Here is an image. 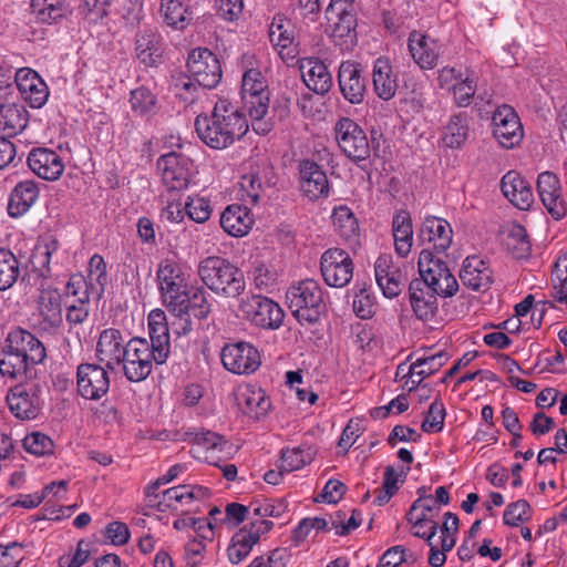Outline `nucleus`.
Returning a JSON list of instances; mask_svg holds the SVG:
<instances>
[{
  "label": "nucleus",
  "mask_w": 567,
  "mask_h": 567,
  "mask_svg": "<svg viewBox=\"0 0 567 567\" xmlns=\"http://www.w3.org/2000/svg\"><path fill=\"white\" fill-rule=\"evenodd\" d=\"M195 130L203 143L213 150H225L239 141L249 130L240 110L226 99H219L210 115H198Z\"/></svg>",
  "instance_id": "f257e3e1"
},
{
  "label": "nucleus",
  "mask_w": 567,
  "mask_h": 567,
  "mask_svg": "<svg viewBox=\"0 0 567 567\" xmlns=\"http://www.w3.org/2000/svg\"><path fill=\"white\" fill-rule=\"evenodd\" d=\"M95 355L110 370L122 367L128 381H142V337L125 343L120 330L105 329L100 333Z\"/></svg>",
  "instance_id": "f03ea898"
},
{
  "label": "nucleus",
  "mask_w": 567,
  "mask_h": 567,
  "mask_svg": "<svg viewBox=\"0 0 567 567\" xmlns=\"http://www.w3.org/2000/svg\"><path fill=\"white\" fill-rule=\"evenodd\" d=\"M202 282L213 292L226 298H238L246 289L244 272L228 259L208 256L197 266Z\"/></svg>",
  "instance_id": "7ed1b4c3"
},
{
  "label": "nucleus",
  "mask_w": 567,
  "mask_h": 567,
  "mask_svg": "<svg viewBox=\"0 0 567 567\" xmlns=\"http://www.w3.org/2000/svg\"><path fill=\"white\" fill-rule=\"evenodd\" d=\"M241 101L244 109L251 118L252 128L257 133L269 131L262 118L268 112L269 93L267 82L260 70L250 68L245 71L241 80Z\"/></svg>",
  "instance_id": "20e7f679"
},
{
  "label": "nucleus",
  "mask_w": 567,
  "mask_h": 567,
  "mask_svg": "<svg viewBox=\"0 0 567 567\" xmlns=\"http://www.w3.org/2000/svg\"><path fill=\"white\" fill-rule=\"evenodd\" d=\"M288 308L300 322L315 323L324 310L323 293L315 280H302L286 292Z\"/></svg>",
  "instance_id": "39448f33"
},
{
  "label": "nucleus",
  "mask_w": 567,
  "mask_h": 567,
  "mask_svg": "<svg viewBox=\"0 0 567 567\" xmlns=\"http://www.w3.org/2000/svg\"><path fill=\"white\" fill-rule=\"evenodd\" d=\"M334 135L338 146L342 153L353 163L363 167L371 156L377 152L362 127L349 117H341L334 125ZM377 155V153H374Z\"/></svg>",
  "instance_id": "423d86ee"
},
{
  "label": "nucleus",
  "mask_w": 567,
  "mask_h": 567,
  "mask_svg": "<svg viewBox=\"0 0 567 567\" xmlns=\"http://www.w3.org/2000/svg\"><path fill=\"white\" fill-rule=\"evenodd\" d=\"M417 268L421 278L426 281L430 288L442 297H452L458 290L456 278L447 268L445 261L434 258L430 249L420 252Z\"/></svg>",
  "instance_id": "0eeeda50"
},
{
  "label": "nucleus",
  "mask_w": 567,
  "mask_h": 567,
  "mask_svg": "<svg viewBox=\"0 0 567 567\" xmlns=\"http://www.w3.org/2000/svg\"><path fill=\"white\" fill-rule=\"evenodd\" d=\"M239 309L254 326L267 330L279 329L285 318V312L277 302L260 295L241 298Z\"/></svg>",
  "instance_id": "6e6552de"
},
{
  "label": "nucleus",
  "mask_w": 567,
  "mask_h": 567,
  "mask_svg": "<svg viewBox=\"0 0 567 567\" xmlns=\"http://www.w3.org/2000/svg\"><path fill=\"white\" fill-rule=\"evenodd\" d=\"M187 70L198 86L214 89L221 80V66L217 56L206 48H196L187 59Z\"/></svg>",
  "instance_id": "1a4fd4ad"
},
{
  "label": "nucleus",
  "mask_w": 567,
  "mask_h": 567,
  "mask_svg": "<svg viewBox=\"0 0 567 567\" xmlns=\"http://www.w3.org/2000/svg\"><path fill=\"white\" fill-rule=\"evenodd\" d=\"M41 393V386L35 382L16 385L7 395L10 411L20 420L35 419L43 404Z\"/></svg>",
  "instance_id": "9d476101"
},
{
  "label": "nucleus",
  "mask_w": 567,
  "mask_h": 567,
  "mask_svg": "<svg viewBox=\"0 0 567 567\" xmlns=\"http://www.w3.org/2000/svg\"><path fill=\"white\" fill-rule=\"evenodd\" d=\"M323 279L330 287L342 288L353 277V262L350 255L339 248H330L323 252L320 261Z\"/></svg>",
  "instance_id": "9b49d317"
},
{
  "label": "nucleus",
  "mask_w": 567,
  "mask_h": 567,
  "mask_svg": "<svg viewBox=\"0 0 567 567\" xmlns=\"http://www.w3.org/2000/svg\"><path fill=\"white\" fill-rule=\"evenodd\" d=\"M224 367L237 374H250L261 363L258 350L249 342L227 343L220 352Z\"/></svg>",
  "instance_id": "f8f14e48"
},
{
  "label": "nucleus",
  "mask_w": 567,
  "mask_h": 567,
  "mask_svg": "<svg viewBox=\"0 0 567 567\" xmlns=\"http://www.w3.org/2000/svg\"><path fill=\"white\" fill-rule=\"evenodd\" d=\"M493 135L504 148L517 146L524 136L523 125L515 110L509 105L498 106L492 117Z\"/></svg>",
  "instance_id": "ddd939ff"
},
{
  "label": "nucleus",
  "mask_w": 567,
  "mask_h": 567,
  "mask_svg": "<svg viewBox=\"0 0 567 567\" xmlns=\"http://www.w3.org/2000/svg\"><path fill=\"white\" fill-rule=\"evenodd\" d=\"M190 159L176 152H169L157 159V171L163 183L169 190H182L188 187L190 177Z\"/></svg>",
  "instance_id": "4468645a"
},
{
  "label": "nucleus",
  "mask_w": 567,
  "mask_h": 567,
  "mask_svg": "<svg viewBox=\"0 0 567 567\" xmlns=\"http://www.w3.org/2000/svg\"><path fill=\"white\" fill-rule=\"evenodd\" d=\"M76 385L80 395L86 400H99L110 389L107 371L95 363H82L76 371Z\"/></svg>",
  "instance_id": "2eb2a0df"
},
{
  "label": "nucleus",
  "mask_w": 567,
  "mask_h": 567,
  "mask_svg": "<svg viewBox=\"0 0 567 567\" xmlns=\"http://www.w3.org/2000/svg\"><path fill=\"white\" fill-rule=\"evenodd\" d=\"M536 186L548 214L556 220L564 218L567 214V203L558 176L551 172H543L538 175Z\"/></svg>",
  "instance_id": "dca6fc26"
},
{
  "label": "nucleus",
  "mask_w": 567,
  "mask_h": 567,
  "mask_svg": "<svg viewBox=\"0 0 567 567\" xmlns=\"http://www.w3.org/2000/svg\"><path fill=\"white\" fill-rule=\"evenodd\" d=\"M338 84L342 96L351 104H361L367 93V81L361 65L354 61H343L338 71Z\"/></svg>",
  "instance_id": "f3484780"
},
{
  "label": "nucleus",
  "mask_w": 567,
  "mask_h": 567,
  "mask_svg": "<svg viewBox=\"0 0 567 567\" xmlns=\"http://www.w3.org/2000/svg\"><path fill=\"white\" fill-rule=\"evenodd\" d=\"M300 190L310 200L326 198L330 193V184L326 172L313 161L303 159L299 163Z\"/></svg>",
  "instance_id": "a211bd4d"
},
{
  "label": "nucleus",
  "mask_w": 567,
  "mask_h": 567,
  "mask_svg": "<svg viewBox=\"0 0 567 567\" xmlns=\"http://www.w3.org/2000/svg\"><path fill=\"white\" fill-rule=\"evenodd\" d=\"M16 85L22 99L32 109L42 107L49 97V89L42 78L30 68H21L14 73Z\"/></svg>",
  "instance_id": "6ab92c4d"
},
{
  "label": "nucleus",
  "mask_w": 567,
  "mask_h": 567,
  "mask_svg": "<svg viewBox=\"0 0 567 567\" xmlns=\"http://www.w3.org/2000/svg\"><path fill=\"white\" fill-rule=\"evenodd\" d=\"M151 339V357L157 363H164L169 354V330L166 315L162 309H154L147 317Z\"/></svg>",
  "instance_id": "aec40b11"
},
{
  "label": "nucleus",
  "mask_w": 567,
  "mask_h": 567,
  "mask_svg": "<svg viewBox=\"0 0 567 567\" xmlns=\"http://www.w3.org/2000/svg\"><path fill=\"white\" fill-rule=\"evenodd\" d=\"M30 169L45 181H58L64 172L62 157L53 150L47 147L33 148L27 157Z\"/></svg>",
  "instance_id": "412c9836"
},
{
  "label": "nucleus",
  "mask_w": 567,
  "mask_h": 567,
  "mask_svg": "<svg viewBox=\"0 0 567 567\" xmlns=\"http://www.w3.org/2000/svg\"><path fill=\"white\" fill-rule=\"evenodd\" d=\"M375 280L384 297L394 298L403 289L405 276L400 267L393 264L391 255L383 254L374 264Z\"/></svg>",
  "instance_id": "4be33fe9"
},
{
  "label": "nucleus",
  "mask_w": 567,
  "mask_h": 567,
  "mask_svg": "<svg viewBox=\"0 0 567 567\" xmlns=\"http://www.w3.org/2000/svg\"><path fill=\"white\" fill-rule=\"evenodd\" d=\"M352 2L330 0L326 17L332 27L333 38H349L352 41L355 37L357 19L352 13Z\"/></svg>",
  "instance_id": "5701e85b"
},
{
  "label": "nucleus",
  "mask_w": 567,
  "mask_h": 567,
  "mask_svg": "<svg viewBox=\"0 0 567 567\" xmlns=\"http://www.w3.org/2000/svg\"><path fill=\"white\" fill-rule=\"evenodd\" d=\"M11 349H14L33 368L47 358V350L43 343L30 331L22 328L11 330L7 337Z\"/></svg>",
  "instance_id": "b1692460"
},
{
  "label": "nucleus",
  "mask_w": 567,
  "mask_h": 567,
  "mask_svg": "<svg viewBox=\"0 0 567 567\" xmlns=\"http://www.w3.org/2000/svg\"><path fill=\"white\" fill-rule=\"evenodd\" d=\"M436 293L422 278L413 279L409 285V299L416 318L432 320L437 312Z\"/></svg>",
  "instance_id": "393cba45"
},
{
  "label": "nucleus",
  "mask_w": 567,
  "mask_h": 567,
  "mask_svg": "<svg viewBox=\"0 0 567 567\" xmlns=\"http://www.w3.org/2000/svg\"><path fill=\"white\" fill-rule=\"evenodd\" d=\"M409 52L413 61L423 70H432L440 58V47L435 39L419 31H412L408 39Z\"/></svg>",
  "instance_id": "a878e982"
},
{
  "label": "nucleus",
  "mask_w": 567,
  "mask_h": 567,
  "mask_svg": "<svg viewBox=\"0 0 567 567\" xmlns=\"http://www.w3.org/2000/svg\"><path fill=\"white\" fill-rule=\"evenodd\" d=\"M158 288L169 303L178 301L186 289V281L179 265L173 260L166 259L158 265L157 269Z\"/></svg>",
  "instance_id": "bb28decb"
},
{
  "label": "nucleus",
  "mask_w": 567,
  "mask_h": 567,
  "mask_svg": "<svg viewBox=\"0 0 567 567\" xmlns=\"http://www.w3.org/2000/svg\"><path fill=\"white\" fill-rule=\"evenodd\" d=\"M460 279L474 291H486L493 284V271L481 257L468 256L463 261Z\"/></svg>",
  "instance_id": "cd10ccee"
},
{
  "label": "nucleus",
  "mask_w": 567,
  "mask_h": 567,
  "mask_svg": "<svg viewBox=\"0 0 567 567\" xmlns=\"http://www.w3.org/2000/svg\"><path fill=\"white\" fill-rule=\"evenodd\" d=\"M59 249L60 244L53 236L40 238L31 252L27 268L41 278H48L52 272L51 264L58 262L55 256Z\"/></svg>",
  "instance_id": "c85d7f7f"
},
{
  "label": "nucleus",
  "mask_w": 567,
  "mask_h": 567,
  "mask_svg": "<svg viewBox=\"0 0 567 567\" xmlns=\"http://www.w3.org/2000/svg\"><path fill=\"white\" fill-rule=\"evenodd\" d=\"M306 86L319 95L327 94L332 86V75L327 65L317 58H305L299 62Z\"/></svg>",
  "instance_id": "c756f323"
},
{
  "label": "nucleus",
  "mask_w": 567,
  "mask_h": 567,
  "mask_svg": "<svg viewBox=\"0 0 567 567\" xmlns=\"http://www.w3.org/2000/svg\"><path fill=\"white\" fill-rule=\"evenodd\" d=\"M453 230L443 218L427 216L424 218L417 238L422 244H432L437 252H444L452 244Z\"/></svg>",
  "instance_id": "7c9ffc66"
},
{
  "label": "nucleus",
  "mask_w": 567,
  "mask_h": 567,
  "mask_svg": "<svg viewBox=\"0 0 567 567\" xmlns=\"http://www.w3.org/2000/svg\"><path fill=\"white\" fill-rule=\"evenodd\" d=\"M503 195L518 209L530 207L534 196L530 184L518 172L509 171L501 179Z\"/></svg>",
  "instance_id": "2f4dec72"
},
{
  "label": "nucleus",
  "mask_w": 567,
  "mask_h": 567,
  "mask_svg": "<svg viewBox=\"0 0 567 567\" xmlns=\"http://www.w3.org/2000/svg\"><path fill=\"white\" fill-rule=\"evenodd\" d=\"M373 91L382 101L392 100L398 90V75L388 58L380 56L374 60L372 66Z\"/></svg>",
  "instance_id": "473e14b6"
},
{
  "label": "nucleus",
  "mask_w": 567,
  "mask_h": 567,
  "mask_svg": "<svg viewBox=\"0 0 567 567\" xmlns=\"http://www.w3.org/2000/svg\"><path fill=\"white\" fill-rule=\"evenodd\" d=\"M220 226L225 233L233 237H243L254 225V217L248 207L233 204L225 208L220 215Z\"/></svg>",
  "instance_id": "72a5a7b5"
},
{
  "label": "nucleus",
  "mask_w": 567,
  "mask_h": 567,
  "mask_svg": "<svg viewBox=\"0 0 567 567\" xmlns=\"http://www.w3.org/2000/svg\"><path fill=\"white\" fill-rule=\"evenodd\" d=\"M31 13L41 24H58L72 14L68 0H31Z\"/></svg>",
  "instance_id": "f704fd0d"
},
{
  "label": "nucleus",
  "mask_w": 567,
  "mask_h": 567,
  "mask_svg": "<svg viewBox=\"0 0 567 567\" xmlns=\"http://www.w3.org/2000/svg\"><path fill=\"white\" fill-rule=\"evenodd\" d=\"M269 40L284 60L293 59L297 55L295 31L289 20L275 18L269 27Z\"/></svg>",
  "instance_id": "c9c22d12"
},
{
  "label": "nucleus",
  "mask_w": 567,
  "mask_h": 567,
  "mask_svg": "<svg viewBox=\"0 0 567 567\" xmlns=\"http://www.w3.org/2000/svg\"><path fill=\"white\" fill-rule=\"evenodd\" d=\"M39 194L40 189L34 181L27 179L18 183L9 197V215L11 217L24 215L35 204Z\"/></svg>",
  "instance_id": "e433bc0d"
},
{
  "label": "nucleus",
  "mask_w": 567,
  "mask_h": 567,
  "mask_svg": "<svg viewBox=\"0 0 567 567\" xmlns=\"http://www.w3.org/2000/svg\"><path fill=\"white\" fill-rule=\"evenodd\" d=\"M40 324L43 330L58 328L62 323L61 296L55 290H47L41 293L38 301Z\"/></svg>",
  "instance_id": "4c0bfd02"
},
{
  "label": "nucleus",
  "mask_w": 567,
  "mask_h": 567,
  "mask_svg": "<svg viewBox=\"0 0 567 567\" xmlns=\"http://www.w3.org/2000/svg\"><path fill=\"white\" fill-rule=\"evenodd\" d=\"M449 360V355L440 351L429 357L417 358L409 367L406 374L412 383L410 390L421 385L422 381L431 374L437 372Z\"/></svg>",
  "instance_id": "58836bf2"
},
{
  "label": "nucleus",
  "mask_w": 567,
  "mask_h": 567,
  "mask_svg": "<svg viewBox=\"0 0 567 567\" xmlns=\"http://www.w3.org/2000/svg\"><path fill=\"white\" fill-rule=\"evenodd\" d=\"M392 231L395 252L400 257H406L413 245V225L409 212L400 210L393 216Z\"/></svg>",
  "instance_id": "ea45409f"
},
{
  "label": "nucleus",
  "mask_w": 567,
  "mask_h": 567,
  "mask_svg": "<svg viewBox=\"0 0 567 567\" xmlns=\"http://www.w3.org/2000/svg\"><path fill=\"white\" fill-rule=\"evenodd\" d=\"M0 374L10 379L32 378V367L7 342L0 351Z\"/></svg>",
  "instance_id": "a19ab883"
},
{
  "label": "nucleus",
  "mask_w": 567,
  "mask_h": 567,
  "mask_svg": "<svg viewBox=\"0 0 567 567\" xmlns=\"http://www.w3.org/2000/svg\"><path fill=\"white\" fill-rule=\"evenodd\" d=\"M210 492L207 487L200 485H179L172 488H167L162 492V498L164 507H173V503H179L182 505H189L194 501H202L208 498Z\"/></svg>",
  "instance_id": "79ce46f5"
},
{
  "label": "nucleus",
  "mask_w": 567,
  "mask_h": 567,
  "mask_svg": "<svg viewBox=\"0 0 567 567\" xmlns=\"http://www.w3.org/2000/svg\"><path fill=\"white\" fill-rule=\"evenodd\" d=\"M28 125V112L16 103L0 104V132L9 136L21 133Z\"/></svg>",
  "instance_id": "37998d69"
},
{
  "label": "nucleus",
  "mask_w": 567,
  "mask_h": 567,
  "mask_svg": "<svg viewBox=\"0 0 567 567\" xmlns=\"http://www.w3.org/2000/svg\"><path fill=\"white\" fill-rule=\"evenodd\" d=\"M243 412L254 419L265 416L270 409V400L260 388H246L239 394Z\"/></svg>",
  "instance_id": "c03bdc74"
},
{
  "label": "nucleus",
  "mask_w": 567,
  "mask_h": 567,
  "mask_svg": "<svg viewBox=\"0 0 567 567\" xmlns=\"http://www.w3.org/2000/svg\"><path fill=\"white\" fill-rule=\"evenodd\" d=\"M470 116L466 112H460L450 117L443 134V143L450 148H460L468 135Z\"/></svg>",
  "instance_id": "a18cd8bd"
},
{
  "label": "nucleus",
  "mask_w": 567,
  "mask_h": 567,
  "mask_svg": "<svg viewBox=\"0 0 567 567\" xmlns=\"http://www.w3.org/2000/svg\"><path fill=\"white\" fill-rule=\"evenodd\" d=\"M21 262L9 249L0 248V291L10 289L21 275Z\"/></svg>",
  "instance_id": "49530a36"
},
{
  "label": "nucleus",
  "mask_w": 567,
  "mask_h": 567,
  "mask_svg": "<svg viewBox=\"0 0 567 567\" xmlns=\"http://www.w3.org/2000/svg\"><path fill=\"white\" fill-rule=\"evenodd\" d=\"M161 11L167 25L177 30L185 29L193 19L181 0H162Z\"/></svg>",
  "instance_id": "de8ad7c7"
},
{
  "label": "nucleus",
  "mask_w": 567,
  "mask_h": 567,
  "mask_svg": "<svg viewBox=\"0 0 567 567\" xmlns=\"http://www.w3.org/2000/svg\"><path fill=\"white\" fill-rule=\"evenodd\" d=\"M86 279L89 285H91L93 296L100 298L109 282L106 262L101 255L94 254L90 258Z\"/></svg>",
  "instance_id": "09e8293b"
},
{
  "label": "nucleus",
  "mask_w": 567,
  "mask_h": 567,
  "mask_svg": "<svg viewBox=\"0 0 567 567\" xmlns=\"http://www.w3.org/2000/svg\"><path fill=\"white\" fill-rule=\"evenodd\" d=\"M175 305H178L179 312H188L189 308H195L198 311L195 313L197 317H206L210 311V305L206 297V291L200 288H190L178 299V301H174Z\"/></svg>",
  "instance_id": "8fccbe9b"
},
{
  "label": "nucleus",
  "mask_w": 567,
  "mask_h": 567,
  "mask_svg": "<svg viewBox=\"0 0 567 567\" xmlns=\"http://www.w3.org/2000/svg\"><path fill=\"white\" fill-rule=\"evenodd\" d=\"M181 440L193 442L194 444L206 449L207 452L213 451H223L224 446L227 444V441L219 434L198 430V429H189L182 434Z\"/></svg>",
  "instance_id": "3c124183"
},
{
  "label": "nucleus",
  "mask_w": 567,
  "mask_h": 567,
  "mask_svg": "<svg viewBox=\"0 0 567 567\" xmlns=\"http://www.w3.org/2000/svg\"><path fill=\"white\" fill-rule=\"evenodd\" d=\"M315 457V450L311 446H299L292 450H282L281 467L286 473L298 471L309 464Z\"/></svg>",
  "instance_id": "603ef678"
},
{
  "label": "nucleus",
  "mask_w": 567,
  "mask_h": 567,
  "mask_svg": "<svg viewBox=\"0 0 567 567\" xmlns=\"http://www.w3.org/2000/svg\"><path fill=\"white\" fill-rule=\"evenodd\" d=\"M332 220L336 229L344 239H351L357 236L359 231L358 219L347 206L334 208Z\"/></svg>",
  "instance_id": "864d4df0"
},
{
  "label": "nucleus",
  "mask_w": 567,
  "mask_h": 567,
  "mask_svg": "<svg viewBox=\"0 0 567 567\" xmlns=\"http://www.w3.org/2000/svg\"><path fill=\"white\" fill-rule=\"evenodd\" d=\"M255 540L246 533V527L239 529L231 538L227 548L228 558L231 564H239L251 551Z\"/></svg>",
  "instance_id": "5fc2aeb1"
},
{
  "label": "nucleus",
  "mask_w": 567,
  "mask_h": 567,
  "mask_svg": "<svg viewBox=\"0 0 567 567\" xmlns=\"http://www.w3.org/2000/svg\"><path fill=\"white\" fill-rule=\"evenodd\" d=\"M357 291L353 297V311L361 319H370L375 313L374 297L369 292L365 282L355 285Z\"/></svg>",
  "instance_id": "6e6d98bb"
},
{
  "label": "nucleus",
  "mask_w": 567,
  "mask_h": 567,
  "mask_svg": "<svg viewBox=\"0 0 567 567\" xmlns=\"http://www.w3.org/2000/svg\"><path fill=\"white\" fill-rule=\"evenodd\" d=\"M506 247L515 259H523L530 255L532 246L524 227L519 225L513 227L507 237Z\"/></svg>",
  "instance_id": "4d7b16f0"
},
{
  "label": "nucleus",
  "mask_w": 567,
  "mask_h": 567,
  "mask_svg": "<svg viewBox=\"0 0 567 567\" xmlns=\"http://www.w3.org/2000/svg\"><path fill=\"white\" fill-rule=\"evenodd\" d=\"M24 450L35 456L50 455L54 451L52 439L41 432H32L23 439Z\"/></svg>",
  "instance_id": "13d9d810"
},
{
  "label": "nucleus",
  "mask_w": 567,
  "mask_h": 567,
  "mask_svg": "<svg viewBox=\"0 0 567 567\" xmlns=\"http://www.w3.org/2000/svg\"><path fill=\"white\" fill-rule=\"evenodd\" d=\"M65 295L68 298L73 297L78 303H89L90 297L93 296L91 292V285L87 279L81 275H72L65 286Z\"/></svg>",
  "instance_id": "bf43d9fd"
},
{
  "label": "nucleus",
  "mask_w": 567,
  "mask_h": 567,
  "mask_svg": "<svg viewBox=\"0 0 567 567\" xmlns=\"http://www.w3.org/2000/svg\"><path fill=\"white\" fill-rule=\"evenodd\" d=\"M446 412L444 404L440 400H434L426 413V416L421 425V429L425 433H437L441 432L444 425Z\"/></svg>",
  "instance_id": "052dcab7"
},
{
  "label": "nucleus",
  "mask_w": 567,
  "mask_h": 567,
  "mask_svg": "<svg viewBox=\"0 0 567 567\" xmlns=\"http://www.w3.org/2000/svg\"><path fill=\"white\" fill-rule=\"evenodd\" d=\"M451 90L453 92L454 102L460 107H466L471 104L476 93V82L470 75L455 82Z\"/></svg>",
  "instance_id": "680f3d73"
},
{
  "label": "nucleus",
  "mask_w": 567,
  "mask_h": 567,
  "mask_svg": "<svg viewBox=\"0 0 567 567\" xmlns=\"http://www.w3.org/2000/svg\"><path fill=\"white\" fill-rule=\"evenodd\" d=\"M185 214L196 223H205L209 219L212 207L204 197H188L184 204Z\"/></svg>",
  "instance_id": "e2e57ef3"
},
{
  "label": "nucleus",
  "mask_w": 567,
  "mask_h": 567,
  "mask_svg": "<svg viewBox=\"0 0 567 567\" xmlns=\"http://www.w3.org/2000/svg\"><path fill=\"white\" fill-rule=\"evenodd\" d=\"M530 518V506L527 501L518 499L507 505L503 520L508 526H518Z\"/></svg>",
  "instance_id": "0e129e2a"
},
{
  "label": "nucleus",
  "mask_w": 567,
  "mask_h": 567,
  "mask_svg": "<svg viewBox=\"0 0 567 567\" xmlns=\"http://www.w3.org/2000/svg\"><path fill=\"white\" fill-rule=\"evenodd\" d=\"M289 558L287 548H276L267 555L255 557L248 567H286Z\"/></svg>",
  "instance_id": "69168bd1"
},
{
  "label": "nucleus",
  "mask_w": 567,
  "mask_h": 567,
  "mask_svg": "<svg viewBox=\"0 0 567 567\" xmlns=\"http://www.w3.org/2000/svg\"><path fill=\"white\" fill-rule=\"evenodd\" d=\"M90 557L89 544L84 540L78 543L73 554L64 555L59 559L60 567H81Z\"/></svg>",
  "instance_id": "338daca9"
},
{
  "label": "nucleus",
  "mask_w": 567,
  "mask_h": 567,
  "mask_svg": "<svg viewBox=\"0 0 567 567\" xmlns=\"http://www.w3.org/2000/svg\"><path fill=\"white\" fill-rule=\"evenodd\" d=\"M551 281L555 290L554 298L567 307V270L554 266Z\"/></svg>",
  "instance_id": "774afa93"
}]
</instances>
